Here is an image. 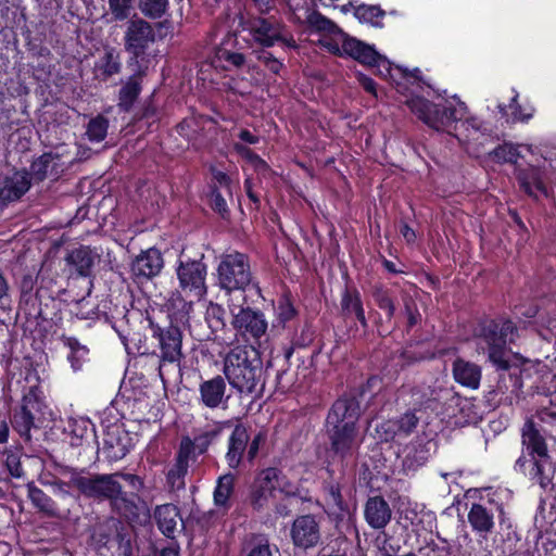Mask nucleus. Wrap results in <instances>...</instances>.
Here are the masks:
<instances>
[{
    "instance_id": "nucleus-37",
    "label": "nucleus",
    "mask_w": 556,
    "mask_h": 556,
    "mask_svg": "<svg viewBox=\"0 0 556 556\" xmlns=\"http://www.w3.org/2000/svg\"><path fill=\"white\" fill-rule=\"evenodd\" d=\"M55 156L52 153H43L36 159L30 165L28 173L30 180L36 182L43 181L48 177V173L54 164Z\"/></svg>"
},
{
    "instance_id": "nucleus-64",
    "label": "nucleus",
    "mask_w": 556,
    "mask_h": 556,
    "mask_svg": "<svg viewBox=\"0 0 556 556\" xmlns=\"http://www.w3.org/2000/svg\"><path fill=\"white\" fill-rule=\"evenodd\" d=\"M249 556H280L276 547H271L267 542L254 546Z\"/></svg>"
},
{
    "instance_id": "nucleus-61",
    "label": "nucleus",
    "mask_w": 556,
    "mask_h": 556,
    "mask_svg": "<svg viewBox=\"0 0 556 556\" xmlns=\"http://www.w3.org/2000/svg\"><path fill=\"white\" fill-rule=\"evenodd\" d=\"M211 206L215 212H217L223 217H225L229 212L226 200L224 199L223 194L216 189H214L211 193Z\"/></svg>"
},
{
    "instance_id": "nucleus-20",
    "label": "nucleus",
    "mask_w": 556,
    "mask_h": 556,
    "mask_svg": "<svg viewBox=\"0 0 556 556\" xmlns=\"http://www.w3.org/2000/svg\"><path fill=\"white\" fill-rule=\"evenodd\" d=\"M200 402L207 408L226 406L229 395H226V382L222 376L205 380L199 386Z\"/></svg>"
},
{
    "instance_id": "nucleus-21",
    "label": "nucleus",
    "mask_w": 556,
    "mask_h": 556,
    "mask_svg": "<svg viewBox=\"0 0 556 556\" xmlns=\"http://www.w3.org/2000/svg\"><path fill=\"white\" fill-rule=\"evenodd\" d=\"M366 522L372 529H384L391 521L392 510L389 503L381 496L369 497L364 507Z\"/></svg>"
},
{
    "instance_id": "nucleus-52",
    "label": "nucleus",
    "mask_w": 556,
    "mask_h": 556,
    "mask_svg": "<svg viewBox=\"0 0 556 556\" xmlns=\"http://www.w3.org/2000/svg\"><path fill=\"white\" fill-rule=\"evenodd\" d=\"M205 319L213 331L223 328L225 326L224 308L218 304L211 303L206 309Z\"/></svg>"
},
{
    "instance_id": "nucleus-53",
    "label": "nucleus",
    "mask_w": 556,
    "mask_h": 556,
    "mask_svg": "<svg viewBox=\"0 0 556 556\" xmlns=\"http://www.w3.org/2000/svg\"><path fill=\"white\" fill-rule=\"evenodd\" d=\"M343 36H348V34L342 31V33L337 34V35L325 36L323 39H320V43L330 53H332L334 55H338V56H344V53H343Z\"/></svg>"
},
{
    "instance_id": "nucleus-14",
    "label": "nucleus",
    "mask_w": 556,
    "mask_h": 556,
    "mask_svg": "<svg viewBox=\"0 0 556 556\" xmlns=\"http://www.w3.org/2000/svg\"><path fill=\"white\" fill-rule=\"evenodd\" d=\"M331 452L342 460L358 448L356 426H327Z\"/></svg>"
},
{
    "instance_id": "nucleus-8",
    "label": "nucleus",
    "mask_w": 556,
    "mask_h": 556,
    "mask_svg": "<svg viewBox=\"0 0 556 556\" xmlns=\"http://www.w3.org/2000/svg\"><path fill=\"white\" fill-rule=\"evenodd\" d=\"M241 26L263 48H270L278 42L295 47L294 40L286 37L283 23L275 16H250L241 22Z\"/></svg>"
},
{
    "instance_id": "nucleus-19",
    "label": "nucleus",
    "mask_w": 556,
    "mask_h": 556,
    "mask_svg": "<svg viewBox=\"0 0 556 556\" xmlns=\"http://www.w3.org/2000/svg\"><path fill=\"white\" fill-rule=\"evenodd\" d=\"M250 434L243 424H237L228 439L227 453L225 455L226 462L231 469H237L242 460L245 451L248 452V444Z\"/></svg>"
},
{
    "instance_id": "nucleus-51",
    "label": "nucleus",
    "mask_w": 556,
    "mask_h": 556,
    "mask_svg": "<svg viewBox=\"0 0 556 556\" xmlns=\"http://www.w3.org/2000/svg\"><path fill=\"white\" fill-rule=\"evenodd\" d=\"M400 427V434L403 438L410 435L419 424V417L416 416L414 410H407L396 418Z\"/></svg>"
},
{
    "instance_id": "nucleus-1",
    "label": "nucleus",
    "mask_w": 556,
    "mask_h": 556,
    "mask_svg": "<svg viewBox=\"0 0 556 556\" xmlns=\"http://www.w3.org/2000/svg\"><path fill=\"white\" fill-rule=\"evenodd\" d=\"M406 104L429 127L454 135L460 142L475 139V135L482 127V123L477 117L462 121L467 113V105L462 101L454 106L450 102L435 104L422 97H413Z\"/></svg>"
},
{
    "instance_id": "nucleus-2",
    "label": "nucleus",
    "mask_w": 556,
    "mask_h": 556,
    "mask_svg": "<svg viewBox=\"0 0 556 556\" xmlns=\"http://www.w3.org/2000/svg\"><path fill=\"white\" fill-rule=\"evenodd\" d=\"M224 375L240 394H256L264 388L263 364L254 349H231L224 359Z\"/></svg>"
},
{
    "instance_id": "nucleus-23",
    "label": "nucleus",
    "mask_w": 556,
    "mask_h": 556,
    "mask_svg": "<svg viewBox=\"0 0 556 556\" xmlns=\"http://www.w3.org/2000/svg\"><path fill=\"white\" fill-rule=\"evenodd\" d=\"M65 261L79 276L88 277L91 275L94 264L100 261V255L96 250L81 245L72 250Z\"/></svg>"
},
{
    "instance_id": "nucleus-29",
    "label": "nucleus",
    "mask_w": 556,
    "mask_h": 556,
    "mask_svg": "<svg viewBox=\"0 0 556 556\" xmlns=\"http://www.w3.org/2000/svg\"><path fill=\"white\" fill-rule=\"evenodd\" d=\"M517 179L520 187L531 197H538V194L547 195V189L543 182L542 174L536 167H528L519 169L517 173Z\"/></svg>"
},
{
    "instance_id": "nucleus-4",
    "label": "nucleus",
    "mask_w": 556,
    "mask_h": 556,
    "mask_svg": "<svg viewBox=\"0 0 556 556\" xmlns=\"http://www.w3.org/2000/svg\"><path fill=\"white\" fill-rule=\"evenodd\" d=\"M522 444L531 456L529 470L530 479L542 489L553 485L555 465L547 454V447L543 437L535 429L532 420H527L522 428Z\"/></svg>"
},
{
    "instance_id": "nucleus-34",
    "label": "nucleus",
    "mask_w": 556,
    "mask_h": 556,
    "mask_svg": "<svg viewBox=\"0 0 556 556\" xmlns=\"http://www.w3.org/2000/svg\"><path fill=\"white\" fill-rule=\"evenodd\" d=\"M450 393L451 390L443 388H417L413 391V396L415 397V404L434 409L437 404L444 400Z\"/></svg>"
},
{
    "instance_id": "nucleus-41",
    "label": "nucleus",
    "mask_w": 556,
    "mask_h": 556,
    "mask_svg": "<svg viewBox=\"0 0 556 556\" xmlns=\"http://www.w3.org/2000/svg\"><path fill=\"white\" fill-rule=\"evenodd\" d=\"M314 340V331L312 328L304 324L300 327V332L295 331L291 338V346L286 351V357L290 358L294 349H302L308 346Z\"/></svg>"
},
{
    "instance_id": "nucleus-30",
    "label": "nucleus",
    "mask_w": 556,
    "mask_h": 556,
    "mask_svg": "<svg viewBox=\"0 0 556 556\" xmlns=\"http://www.w3.org/2000/svg\"><path fill=\"white\" fill-rule=\"evenodd\" d=\"M124 440H127V437L124 435V438H122L118 431H110L106 433L103 439L102 452L109 462H117L128 454L129 448Z\"/></svg>"
},
{
    "instance_id": "nucleus-13",
    "label": "nucleus",
    "mask_w": 556,
    "mask_h": 556,
    "mask_svg": "<svg viewBox=\"0 0 556 556\" xmlns=\"http://www.w3.org/2000/svg\"><path fill=\"white\" fill-rule=\"evenodd\" d=\"M155 41V31L150 23L144 20H131L125 31V48L139 58Z\"/></svg>"
},
{
    "instance_id": "nucleus-43",
    "label": "nucleus",
    "mask_w": 556,
    "mask_h": 556,
    "mask_svg": "<svg viewBox=\"0 0 556 556\" xmlns=\"http://www.w3.org/2000/svg\"><path fill=\"white\" fill-rule=\"evenodd\" d=\"M170 306L173 309V318L184 325L190 320V313L193 309L192 301H186L181 296L170 300Z\"/></svg>"
},
{
    "instance_id": "nucleus-49",
    "label": "nucleus",
    "mask_w": 556,
    "mask_h": 556,
    "mask_svg": "<svg viewBox=\"0 0 556 556\" xmlns=\"http://www.w3.org/2000/svg\"><path fill=\"white\" fill-rule=\"evenodd\" d=\"M376 430L379 438L386 442L395 440L396 438H403V435L400 434V427L396 418L381 422L377 426Z\"/></svg>"
},
{
    "instance_id": "nucleus-22",
    "label": "nucleus",
    "mask_w": 556,
    "mask_h": 556,
    "mask_svg": "<svg viewBox=\"0 0 556 556\" xmlns=\"http://www.w3.org/2000/svg\"><path fill=\"white\" fill-rule=\"evenodd\" d=\"M30 178L26 170H16L8 175L0 187V200L16 201L22 198L30 188Z\"/></svg>"
},
{
    "instance_id": "nucleus-47",
    "label": "nucleus",
    "mask_w": 556,
    "mask_h": 556,
    "mask_svg": "<svg viewBox=\"0 0 556 556\" xmlns=\"http://www.w3.org/2000/svg\"><path fill=\"white\" fill-rule=\"evenodd\" d=\"M99 70L105 77L117 74L121 71V61L118 54H116L113 50L106 51L100 60Z\"/></svg>"
},
{
    "instance_id": "nucleus-63",
    "label": "nucleus",
    "mask_w": 556,
    "mask_h": 556,
    "mask_svg": "<svg viewBox=\"0 0 556 556\" xmlns=\"http://www.w3.org/2000/svg\"><path fill=\"white\" fill-rule=\"evenodd\" d=\"M371 67H377V72L380 76L387 78L391 75V63L389 60L378 52L377 60L370 63Z\"/></svg>"
},
{
    "instance_id": "nucleus-62",
    "label": "nucleus",
    "mask_w": 556,
    "mask_h": 556,
    "mask_svg": "<svg viewBox=\"0 0 556 556\" xmlns=\"http://www.w3.org/2000/svg\"><path fill=\"white\" fill-rule=\"evenodd\" d=\"M509 109L511 110L513 122H526L531 118L532 113H523L520 104L518 103V93H516L510 101Z\"/></svg>"
},
{
    "instance_id": "nucleus-15",
    "label": "nucleus",
    "mask_w": 556,
    "mask_h": 556,
    "mask_svg": "<svg viewBox=\"0 0 556 556\" xmlns=\"http://www.w3.org/2000/svg\"><path fill=\"white\" fill-rule=\"evenodd\" d=\"M361 412V402L356 396H341L328 413L327 426H356Z\"/></svg>"
},
{
    "instance_id": "nucleus-44",
    "label": "nucleus",
    "mask_w": 556,
    "mask_h": 556,
    "mask_svg": "<svg viewBox=\"0 0 556 556\" xmlns=\"http://www.w3.org/2000/svg\"><path fill=\"white\" fill-rule=\"evenodd\" d=\"M372 296L378 307L387 312L388 319H392L395 314V303L389 290L376 287Z\"/></svg>"
},
{
    "instance_id": "nucleus-36",
    "label": "nucleus",
    "mask_w": 556,
    "mask_h": 556,
    "mask_svg": "<svg viewBox=\"0 0 556 556\" xmlns=\"http://www.w3.org/2000/svg\"><path fill=\"white\" fill-rule=\"evenodd\" d=\"M327 490V504L330 507V514L336 518H343L349 513L348 504L344 502L341 489L338 483H329Z\"/></svg>"
},
{
    "instance_id": "nucleus-59",
    "label": "nucleus",
    "mask_w": 556,
    "mask_h": 556,
    "mask_svg": "<svg viewBox=\"0 0 556 556\" xmlns=\"http://www.w3.org/2000/svg\"><path fill=\"white\" fill-rule=\"evenodd\" d=\"M233 150L241 156L252 162L253 165H262L263 167H266V162L244 144L236 142L233 143Z\"/></svg>"
},
{
    "instance_id": "nucleus-24",
    "label": "nucleus",
    "mask_w": 556,
    "mask_h": 556,
    "mask_svg": "<svg viewBox=\"0 0 556 556\" xmlns=\"http://www.w3.org/2000/svg\"><path fill=\"white\" fill-rule=\"evenodd\" d=\"M452 372L455 381L463 387L477 390L481 380V367L464 358L453 362Z\"/></svg>"
},
{
    "instance_id": "nucleus-60",
    "label": "nucleus",
    "mask_w": 556,
    "mask_h": 556,
    "mask_svg": "<svg viewBox=\"0 0 556 556\" xmlns=\"http://www.w3.org/2000/svg\"><path fill=\"white\" fill-rule=\"evenodd\" d=\"M267 435L264 431L257 432L248 444V459L252 462L258 454L260 447L265 443Z\"/></svg>"
},
{
    "instance_id": "nucleus-35",
    "label": "nucleus",
    "mask_w": 556,
    "mask_h": 556,
    "mask_svg": "<svg viewBox=\"0 0 556 556\" xmlns=\"http://www.w3.org/2000/svg\"><path fill=\"white\" fill-rule=\"evenodd\" d=\"M27 495L37 509L51 517L56 515L55 502L33 482L27 484Z\"/></svg>"
},
{
    "instance_id": "nucleus-55",
    "label": "nucleus",
    "mask_w": 556,
    "mask_h": 556,
    "mask_svg": "<svg viewBox=\"0 0 556 556\" xmlns=\"http://www.w3.org/2000/svg\"><path fill=\"white\" fill-rule=\"evenodd\" d=\"M311 23L317 30L325 31L329 36L342 33V30L331 20L321 14H315L312 16Z\"/></svg>"
},
{
    "instance_id": "nucleus-17",
    "label": "nucleus",
    "mask_w": 556,
    "mask_h": 556,
    "mask_svg": "<svg viewBox=\"0 0 556 556\" xmlns=\"http://www.w3.org/2000/svg\"><path fill=\"white\" fill-rule=\"evenodd\" d=\"M320 528L313 515H303L294 519L291 527L293 544L300 548L315 547L320 541Z\"/></svg>"
},
{
    "instance_id": "nucleus-11",
    "label": "nucleus",
    "mask_w": 556,
    "mask_h": 556,
    "mask_svg": "<svg viewBox=\"0 0 556 556\" xmlns=\"http://www.w3.org/2000/svg\"><path fill=\"white\" fill-rule=\"evenodd\" d=\"M229 311L232 317V328L236 330V333L245 341L252 340L258 342L260 339L265 336L268 323L261 311L236 304H229Z\"/></svg>"
},
{
    "instance_id": "nucleus-5",
    "label": "nucleus",
    "mask_w": 556,
    "mask_h": 556,
    "mask_svg": "<svg viewBox=\"0 0 556 556\" xmlns=\"http://www.w3.org/2000/svg\"><path fill=\"white\" fill-rule=\"evenodd\" d=\"M515 325L510 320L485 321L477 334L478 351L486 352L489 361L500 369L509 366L506 345L514 342Z\"/></svg>"
},
{
    "instance_id": "nucleus-33",
    "label": "nucleus",
    "mask_w": 556,
    "mask_h": 556,
    "mask_svg": "<svg viewBox=\"0 0 556 556\" xmlns=\"http://www.w3.org/2000/svg\"><path fill=\"white\" fill-rule=\"evenodd\" d=\"M236 476L231 472L225 473L217 479L214 490V504L224 509L230 508V497L235 489Z\"/></svg>"
},
{
    "instance_id": "nucleus-18",
    "label": "nucleus",
    "mask_w": 556,
    "mask_h": 556,
    "mask_svg": "<svg viewBox=\"0 0 556 556\" xmlns=\"http://www.w3.org/2000/svg\"><path fill=\"white\" fill-rule=\"evenodd\" d=\"M164 266L163 257L157 249H148L131 263V274L139 281L157 276Z\"/></svg>"
},
{
    "instance_id": "nucleus-6",
    "label": "nucleus",
    "mask_w": 556,
    "mask_h": 556,
    "mask_svg": "<svg viewBox=\"0 0 556 556\" xmlns=\"http://www.w3.org/2000/svg\"><path fill=\"white\" fill-rule=\"evenodd\" d=\"M217 281L228 293L251 289L261 296V288L253 281L249 257L243 253L233 252L222 256L217 267Z\"/></svg>"
},
{
    "instance_id": "nucleus-31",
    "label": "nucleus",
    "mask_w": 556,
    "mask_h": 556,
    "mask_svg": "<svg viewBox=\"0 0 556 556\" xmlns=\"http://www.w3.org/2000/svg\"><path fill=\"white\" fill-rule=\"evenodd\" d=\"M142 72L130 76L118 92V106L123 111H129L141 92Z\"/></svg>"
},
{
    "instance_id": "nucleus-16",
    "label": "nucleus",
    "mask_w": 556,
    "mask_h": 556,
    "mask_svg": "<svg viewBox=\"0 0 556 556\" xmlns=\"http://www.w3.org/2000/svg\"><path fill=\"white\" fill-rule=\"evenodd\" d=\"M231 421L214 422L198 429L193 439L185 437L180 443V451L186 453L187 456L193 451L203 454L207 451L210 445L215 442L222 434L225 427H229Z\"/></svg>"
},
{
    "instance_id": "nucleus-3",
    "label": "nucleus",
    "mask_w": 556,
    "mask_h": 556,
    "mask_svg": "<svg viewBox=\"0 0 556 556\" xmlns=\"http://www.w3.org/2000/svg\"><path fill=\"white\" fill-rule=\"evenodd\" d=\"M59 473L70 478L73 489L86 498L98 502L110 501L119 492V481L114 473H91L86 469L62 466Z\"/></svg>"
},
{
    "instance_id": "nucleus-57",
    "label": "nucleus",
    "mask_w": 556,
    "mask_h": 556,
    "mask_svg": "<svg viewBox=\"0 0 556 556\" xmlns=\"http://www.w3.org/2000/svg\"><path fill=\"white\" fill-rule=\"evenodd\" d=\"M5 467L9 470L10 475L13 478H22L24 475L22 465H21V458L17 453H14L12 451L5 452Z\"/></svg>"
},
{
    "instance_id": "nucleus-48",
    "label": "nucleus",
    "mask_w": 556,
    "mask_h": 556,
    "mask_svg": "<svg viewBox=\"0 0 556 556\" xmlns=\"http://www.w3.org/2000/svg\"><path fill=\"white\" fill-rule=\"evenodd\" d=\"M341 307L343 313L346 315H355L356 313H359V311L363 308L359 293L356 290H345L342 295Z\"/></svg>"
},
{
    "instance_id": "nucleus-38",
    "label": "nucleus",
    "mask_w": 556,
    "mask_h": 556,
    "mask_svg": "<svg viewBox=\"0 0 556 556\" xmlns=\"http://www.w3.org/2000/svg\"><path fill=\"white\" fill-rule=\"evenodd\" d=\"M215 56L223 63L225 70L241 68L245 64V55L241 52L232 51L225 45L216 49Z\"/></svg>"
},
{
    "instance_id": "nucleus-26",
    "label": "nucleus",
    "mask_w": 556,
    "mask_h": 556,
    "mask_svg": "<svg viewBox=\"0 0 556 556\" xmlns=\"http://www.w3.org/2000/svg\"><path fill=\"white\" fill-rule=\"evenodd\" d=\"M343 53L361 64L369 66L377 60L378 51L374 46L351 37L343 36Z\"/></svg>"
},
{
    "instance_id": "nucleus-27",
    "label": "nucleus",
    "mask_w": 556,
    "mask_h": 556,
    "mask_svg": "<svg viewBox=\"0 0 556 556\" xmlns=\"http://www.w3.org/2000/svg\"><path fill=\"white\" fill-rule=\"evenodd\" d=\"M154 518L161 532L167 538H174L178 523L182 521L177 506L164 504L155 508Z\"/></svg>"
},
{
    "instance_id": "nucleus-7",
    "label": "nucleus",
    "mask_w": 556,
    "mask_h": 556,
    "mask_svg": "<svg viewBox=\"0 0 556 556\" xmlns=\"http://www.w3.org/2000/svg\"><path fill=\"white\" fill-rule=\"evenodd\" d=\"M47 409L43 391L39 383L29 386L23 391L21 405L12 417V426L21 437L30 439V431L37 427V422Z\"/></svg>"
},
{
    "instance_id": "nucleus-46",
    "label": "nucleus",
    "mask_w": 556,
    "mask_h": 556,
    "mask_svg": "<svg viewBox=\"0 0 556 556\" xmlns=\"http://www.w3.org/2000/svg\"><path fill=\"white\" fill-rule=\"evenodd\" d=\"M63 342L65 346H67L71 351L68 354V361L74 370L80 369V363L76 362V354H79V357H86L89 350L86 345H83L76 338L74 337H64Z\"/></svg>"
},
{
    "instance_id": "nucleus-32",
    "label": "nucleus",
    "mask_w": 556,
    "mask_h": 556,
    "mask_svg": "<svg viewBox=\"0 0 556 556\" xmlns=\"http://www.w3.org/2000/svg\"><path fill=\"white\" fill-rule=\"evenodd\" d=\"M188 457L186 453L179 450L175 464L169 468L166 482L170 491L185 489V477L188 471Z\"/></svg>"
},
{
    "instance_id": "nucleus-45",
    "label": "nucleus",
    "mask_w": 556,
    "mask_h": 556,
    "mask_svg": "<svg viewBox=\"0 0 556 556\" xmlns=\"http://www.w3.org/2000/svg\"><path fill=\"white\" fill-rule=\"evenodd\" d=\"M167 0H139V9L150 18H160L166 12Z\"/></svg>"
},
{
    "instance_id": "nucleus-9",
    "label": "nucleus",
    "mask_w": 556,
    "mask_h": 556,
    "mask_svg": "<svg viewBox=\"0 0 556 556\" xmlns=\"http://www.w3.org/2000/svg\"><path fill=\"white\" fill-rule=\"evenodd\" d=\"M149 328L151 330L152 339L157 342V346L160 349V354H157L159 374L162 378V366L164 364H179L184 357L182 331L173 321L166 327H161L160 325L150 320Z\"/></svg>"
},
{
    "instance_id": "nucleus-10",
    "label": "nucleus",
    "mask_w": 556,
    "mask_h": 556,
    "mask_svg": "<svg viewBox=\"0 0 556 556\" xmlns=\"http://www.w3.org/2000/svg\"><path fill=\"white\" fill-rule=\"evenodd\" d=\"M204 255L199 258H190L181 253L176 268L179 287L182 291L192 294L198 300L207 293L206 275L207 266L202 262Z\"/></svg>"
},
{
    "instance_id": "nucleus-42",
    "label": "nucleus",
    "mask_w": 556,
    "mask_h": 556,
    "mask_svg": "<svg viewBox=\"0 0 556 556\" xmlns=\"http://www.w3.org/2000/svg\"><path fill=\"white\" fill-rule=\"evenodd\" d=\"M108 127L109 121L105 117L99 115L88 123L86 135L90 141L100 142L106 137Z\"/></svg>"
},
{
    "instance_id": "nucleus-12",
    "label": "nucleus",
    "mask_w": 556,
    "mask_h": 556,
    "mask_svg": "<svg viewBox=\"0 0 556 556\" xmlns=\"http://www.w3.org/2000/svg\"><path fill=\"white\" fill-rule=\"evenodd\" d=\"M277 488L288 495H295V491L291 486L282 484L280 470L274 467L262 470L255 480L251 493V505L253 508L260 510L267 506Z\"/></svg>"
},
{
    "instance_id": "nucleus-39",
    "label": "nucleus",
    "mask_w": 556,
    "mask_h": 556,
    "mask_svg": "<svg viewBox=\"0 0 556 556\" xmlns=\"http://www.w3.org/2000/svg\"><path fill=\"white\" fill-rule=\"evenodd\" d=\"M276 318L273 328H286L287 325L296 318V309L288 298H281L275 308Z\"/></svg>"
},
{
    "instance_id": "nucleus-54",
    "label": "nucleus",
    "mask_w": 556,
    "mask_h": 556,
    "mask_svg": "<svg viewBox=\"0 0 556 556\" xmlns=\"http://www.w3.org/2000/svg\"><path fill=\"white\" fill-rule=\"evenodd\" d=\"M108 3L115 21H124L129 16L132 0H108Z\"/></svg>"
},
{
    "instance_id": "nucleus-25",
    "label": "nucleus",
    "mask_w": 556,
    "mask_h": 556,
    "mask_svg": "<svg viewBox=\"0 0 556 556\" xmlns=\"http://www.w3.org/2000/svg\"><path fill=\"white\" fill-rule=\"evenodd\" d=\"M472 530L483 538L490 534L495 526L493 507L473 503L467 515Z\"/></svg>"
},
{
    "instance_id": "nucleus-40",
    "label": "nucleus",
    "mask_w": 556,
    "mask_h": 556,
    "mask_svg": "<svg viewBox=\"0 0 556 556\" xmlns=\"http://www.w3.org/2000/svg\"><path fill=\"white\" fill-rule=\"evenodd\" d=\"M490 156L497 163L516 164L521 156L517 146L513 143H504L490 152Z\"/></svg>"
},
{
    "instance_id": "nucleus-56",
    "label": "nucleus",
    "mask_w": 556,
    "mask_h": 556,
    "mask_svg": "<svg viewBox=\"0 0 556 556\" xmlns=\"http://www.w3.org/2000/svg\"><path fill=\"white\" fill-rule=\"evenodd\" d=\"M428 459L427 452L424 448L415 450L414 453L409 452L406 454L403 460V466L407 470H416L422 466Z\"/></svg>"
},
{
    "instance_id": "nucleus-58",
    "label": "nucleus",
    "mask_w": 556,
    "mask_h": 556,
    "mask_svg": "<svg viewBox=\"0 0 556 556\" xmlns=\"http://www.w3.org/2000/svg\"><path fill=\"white\" fill-rule=\"evenodd\" d=\"M403 302H404V313L408 320V327L412 328L415 325H417V323L419 321L420 314L418 312V308H417L415 302L409 296L404 298Z\"/></svg>"
},
{
    "instance_id": "nucleus-28",
    "label": "nucleus",
    "mask_w": 556,
    "mask_h": 556,
    "mask_svg": "<svg viewBox=\"0 0 556 556\" xmlns=\"http://www.w3.org/2000/svg\"><path fill=\"white\" fill-rule=\"evenodd\" d=\"M112 508L116 510L121 516L128 520H137L140 516L141 506L139 505V497L135 495H128L119 483V492L114 494L109 501Z\"/></svg>"
},
{
    "instance_id": "nucleus-50",
    "label": "nucleus",
    "mask_w": 556,
    "mask_h": 556,
    "mask_svg": "<svg viewBox=\"0 0 556 556\" xmlns=\"http://www.w3.org/2000/svg\"><path fill=\"white\" fill-rule=\"evenodd\" d=\"M384 12L376 5H359L355 10V16L366 23H370L372 25H378L377 20L383 17Z\"/></svg>"
}]
</instances>
